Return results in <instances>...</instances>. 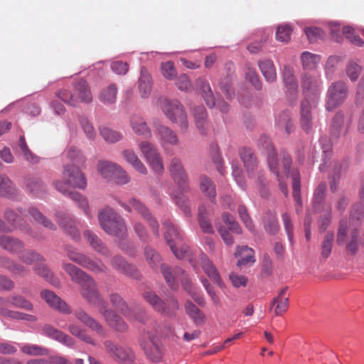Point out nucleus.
<instances>
[{
  "label": "nucleus",
  "instance_id": "1",
  "mask_svg": "<svg viewBox=\"0 0 364 364\" xmlns=\"http://www.w3.org/2000/svg\"><path fill=\"white\" fill-rule=\"evenodd\" d=\"M63 269L71 280L80 286V294L90 305L99 309V313L107 323L117 331L127 330V325L114 311L109 309L107 303L101 295L95 279L86 272L70 263H63Z\"/></svg>",
  "mask_w": 364,
  "mask_h": 364
},
{
  "label": "nucleus",
  "instance_id": "2",
  "mask_svg": "<svg viewBox=\"0 0 364 364\" xmlns=\"http://www.w3.org/2000/svg\"><path fill=\"white\" fill-rule=\"evenodd\" d=\"M258 145L266 150L269 169L277 176L279 188L286 196L288 195V188L285 178L289 176L292 178L293 198L295 202L301 206L300 174L297 169H291V159L289 156L284 155L281 163H279L277 153L267 136H260Z\"/></svg>",
  "mask_w": 364,
  "mask_h": 364
},
{
  "label": "nucleus",
  "instance_id": "3",
  "mask_svg": "<svg viewBox=\"0 0 364 364\" xmlns=\"http://www.w3.org/2000/svg\"><path fill=\"white\" fill-rule=\"evenodd\" d=\"M63 181H57L54 185L55 188L65 196H68L75 201L77 205L82 208L85 215H90L88 203L80 193L75 191H70L69 187L85 189L87 186V180L84 173L79 167L72 164L64 166L63 171Z\"/></svg>",
  "mask_w": 364,
  "mask_h": 364
},
{
  "label": "nucleus",
  "instance_id": "4",
  "mask_svg": "<svg viewBox=\"0 0 364 364\" xmlns=\"http://www.w3.org/2000/svg\"><path fill=\"white\" fill-rule=\"evenodd\" d=\"M240 158L243 161L245 168L250 178L256 176L257 188L261 197L267 198L269 196L268 181L264 178V171H257V161L252 149L242 148L240 151Z\"/></svg>",
  "mask_w": 364,
  "mask_h": 364
},
{
  "label": "nucleus",
  "instance_id": "5",
  "mask_svg": "<svg viewBox=\"0 0 364 364\" xmlns=\"http://www.w3.org/2000/svg\"><path fill=\"white\" fill-rule=\"evenodd\" d=\"M161 272L170 288L175 289L178 287V282L181 281L183 288L189 292L191 297L200 306H204L205 302L202 296L192 289L191 284L189 282L187 275L180 267L173 269L164 264L161 265Z\"/></svg>",
  "mask_w": 364,
  "mask_h": 364
},
{
  "label": "nucleus",
  "instance_id": "6",
  "mask_svg": "<svg viewBox=\"0 0 364 364\" xmlns=\"http://www.w3.org/2000/svg\"><path fill=\"white\" fill-rule=\"evenodd\" d=\"M98 220L106 233L119 237H123L126 235L127 228L124 220L112 208H103L98 214Z\"/></svg>",
  "mask_w": 364,
  "mask_h": 364
},
{
  "label": "nucleus",
  "instance_id": "7",
  "mask_svg": "<svg viewBox=\"0 0 364 364\" xmlns=\"http://www.w3.org/2000/svg\"><path fill=\"white\" fill-rule=\"evenodd\" d=\"M56 95L62 101L71 106H76L79 102L90 103L92 100L90 89L87 82L84 80H80L75 83L73 92L62 90L57 92Z\"/></svg>",
  "mask_w": 364,
  "mask_h": 364
},
{
  "label": "nucleus",
  "instance_id": "8",
  "mask_svg": "<svg viewBox=\"0 0 364 364\" xmlns=\"http://www.w3.org/2000/svg\"><path fill=\"white\" fill-rule=\"evenodd\" d=\"M19 259L26 264H35L33 269L37 274L43 277L48 282L55 287L60 284L59 279L54 277L50 269L43 263L38 264L44 261V258L33 250H26L21 252L18 256Z\"/></svg>",
  "mask_w": 364,
  "mask_h": 364
},
{
  "label": "nucleus",
  "instance_id": "9",
  "mask_svg": "<svg viewBox=\"0 0 364 364\" xmlns=\"http://www.w3.org/2000/svg\"><path fill=\"white\" fill-rule=\"evenodd\" d=\"M164 225L166 229L165 239L174 255L178 259L188 258L190 256L189 247L187 245L179 244L182 240V235L178 228L170 220L165 221Z\"/></svg>",
  "mask_w": 364,
  "mask_h": 364
},
{
  "label": "nucleus",
  "instance_id": "10",
  "mask_svg": "<svg viewBox=\"0 0 364 364\" xmlns=\"http://www.w3.org/2000/svg\"><path fill=\"white\" fill-rule=\"evenodd\" d=\"M143 298L155 311L169 317L174 316L179 309L178 302L173 296L168 297L166 301H163L154 292L145 291L143 294Z\"/></svg>",
  "mask_w": 364,
  "mask_h": 364
},
{
  "label": "nucleus",
  "instance_id": "11",
  "mask_svg": "<svg viewBox=\"0 0 364 364\" xmlns=\"http://www.w3.org/2000/svg\"><path fill=\"white\" fill-rule=\"evenodd\" d=\"M163 113L172 123L176 124L182 131L187 130L188 120L183 105L176 100L164 102L161 107Z\"/></svg>",
  "mask_w": 364,
  "mask_h": 364
},
{
  "label": "nucleus",
  "instance_id": "12",
  "mask_svg": "<svg viewBox=\"0 0 364 364\" xmlns=\"http://www.w3.org/2000/svg\"><path fill=\"white\" fill-rule=\"evenodd\" d=\"M301 86L304 96L303 100L312 102L313 106L317 104L322 88L321 75L304 73L301 76Z\"/></svg>",
  "mask_w": 364,
  "mask_h": 364
},
{
  "label": "nucleus",
  "instance_id": "13",
  "mask_svg": "<svg viewBox=\"0 0 364 364\" xmlns=\"http://www.w3.org/2000/svg\"><path fill=\"white\" fill-rule=\"evenodd\" d=\"M348 95V87L343 81L332 83L328 90L326 108L328 111L336 109L343 103Z\"/></svg>",
  "mask_w": 364,
  "mask_h": 364
},
{
  "label": "nucleus",
  "instance_id": "14",
  "mask_svg": "<svg viewBox=\"0 0 364 364\" xmlns=\"http://www.w3.org/2000/svg\"><path fill=\"white\" fill-rule=\"evenodd\" d=\"M65 250L67 256L70 260L94 273L105 272L107 269V267L104 264L92 260L87 256L78 252L73 247L68 246Z\"/></svg>",
  "mask_w": 364,
  "mask_h": 364
},
{
  "label": "nucleus",
  "instance_id": "15",
  "mask_svg": "<svg viewBox=\"0 0 364 364\" xmlns=\"http://www.w3.org/2000/svg\"><path fill=\"white\" fill-rule=\"evenodd\" d=\"M104 345L108 354L119 364H136L135 355L131 348L117 346L111 341H105Z\"/></svg>",
  "mask_w": 364,
  "mask_h": 364
},
{
  "label": "nucleus",
  "instance_id": "16",
  "mask_svg": "<svg viewBox=\"0 0 364 364\" xmlns=\"http://www.w3.org/2000/svg\"><path fill=\"white\" fill-rule=\"evenodd\" d=\"M196 85L201 90L203 97L208 106L210 107H216L222 112L228 111L229 105L227 102L222 100L215 101L210 84L207 80L199 78L196 80Z\"/></svg>",
  "mask_w": 364,
  "mask_h": 364
},
{
  "label": "nucleus",
  "instance_id": "17",
  "mask_svg": "<svg viewBox=\"0 0 364 364\" xmlns=\"http://www.w3.org/2000/svg\"><path fill=\"white\" fill-rule=\"evenodd\" d=\"M122 206L129 212H131L132 209L139 213L144 219H146L150 226L152 228L154 232L156 235H159V225L158 223L151 218L147 208L139 200L136 199H132L129 200V203L125 204L121 203Z\"/></svg>",
  "mask_w": 364,
  "mask_h": 364
},
{
  "label": "nucleus",
  "instance_id": "18",
  "mask_svg": "<svg viewBox=\"0 0 364 364\" xmlns=\"http://www.w3.org/2000/svg\"><path fill=\"white\" fill-rule=\"evenodd\" d=\"M154 125L156 130V134L162 146L178 145L179 139L174 131L159 122H154Z\"/></svg>",
  "mask_w": 364,
  "mask_h": 364
},
{
  "label": "nucleus",
  "instance_id": "19",
  "mask_svg": "<svg viewBox=\"0 0 364 364\" xmlns=\"http://www.w3.org/2000/svg\"><path fill=\"white\" fill-rule=\"evenodd\" d=\"M41 296L51 308L63 314H71L70 307L53 291L47 289L43 290L41 292Z\"/></svg>",
  "mask_w": 364,
  "mask_h": 364
},
{
  "label": "nucleus",
  "instance_id": "20",
  "mask_svg": "<svg viewBox=\"0 0 364 364\" xmlns=\"http://www.w3.org/2000/svg\"><path fill=\"white\" fill-rule=\"evenodd\" d=\"M169 171L173 180L183 190L188 188V176L185 172L181 161L178 158H173L170 162Z\"/></svg>",
  "mask_w": 364,
  "mask_h": 364
},
{
  "label": "nucleus",
  "instance_id": "21",
  "mask_svg": "<svg viewBox=\"0 0 364 364\" xmlns=\"http://www.w3.org/2000/svg\"><path fill=\"white\" fill-rule=\"evenodd\" d=\"M5 220L9 223V227L12 229V231L14 230H20L24 233L30 234L31 233V228L26 224L23 219L21 218L14 210L10 208H7L4 211V214Z\"/></svg>",
  "mask_w": 364,
  "mask_h": 364
},
{
  "label": "nucleus",
  "instance_id": "22",
  "mask_svg": "<svg viewBox=\"0 0 364 364\" xmlns=\"http://www.w3.org/2000/svg\"><path fill=\"white\" fill-rule=\"evenodd\" d=\"M316 104L313 106V102L308 100H302L300 111V124L302 129L309 132L313 127L312 109L316 108Z\"/></svg>",
  "mask_w": 364,
  "mask_h": 364
},
{
  "label": "nucleus",
  "instance_id": "23",
  "mask_svg": "<svg viewBox=\"0 0 364 364\" xmlns=\"http://www.w3.org/2000/svg\"><path fill=\"white\" fill-rule=\"evenodd\" d=\"M283 81L287 90L289 97L294 100L298 95V82L294 75V69L289 66H284L283 70Z\"/></svg>",
  "mask_w": 364,
  "mask_h": 364
},
{
  "label": "nucleus",
  "instance_id": "24",
  "mask_svg": "<svg viewBox=\"0 0 364 364\" xmlns=\"http://www.w3.org/2000/svg\"><path fill=\"white\" fill-rule=\"evenodd\" d=\"M75 317L81 323L85 324L92 331H95L100 336L105 335L104 327L93 317L82 309L76 310L74 313Z\"/></svg>",
  "mask_w": 364,
  "mask_h": 364
},
{
  "label": "nucleus",
  "instance_id": "25",
  "mask_svg": "<svg viewBox=\"0 0 364 364\" xmlns=\"http://www.w3.org/2000/svg\"><path fill=\"white\" fill-rule=\"evenodd\" d=\"M143 348L146 355L153 362L161 360L162 358L161 343L156 336L149 334V340L143 345Z\"/></svg>",
  "mask_w": 364,
  "mask_h": 364
},
{
  "label": "nucleus",
  "instance_id": "26",
  "mask_svg": "<svg viewBox=\"0 0 364 364\" xmlns=\"http://www.w3.org/2000/svg\"><path fill=\"white\" fill-rule=\"evenodd\" d=\"M56 216L59 225L64 229L65 232L73 240H78L80 238V234L75 227V222L68 215L63 213H58Z\"/></svg>",
  "mask_w": 364,
  "mask_h": 364
},
{
  "label": "nucleus",
  "instance_id": "27",
  "mask_svg": "<svg viewBox=\"0 0 364 364\" xmlns=\"http://www.w3.org/2000/svg\"><path fill=\"white\" fill-rule=\"evenodd\" d=\"M130 124L133 132L144 139H151V130L145 119L141 116L134 115L131 118Z\"/></svg>",
  "mask_w": 364,
  "mask_h": 364
},
{
  "label": "nucleus",
  "instance_id": "28",
  "mask_svg": "<svg viewBox=\"0 0 364 364\" xmlns=\"http://www.w3.org/2000/svg\"><path fill=\"white\" fill-rule=\"evenodd\" d=\"M0 247L10 253H17L24 247V243L18 238L0 235Z\"/></svg>",
  "mask_w": 364,
  "mask_h": 364
},
{
  "label": "nucleus",
  "instance_id": "29",
  "mask_svg": "<svg viewBox=\"0 0 364 364\" xmlns=\"http://www.w3.org/2000/svg\"><path fill=\"white\" fill-rule=\"evenodd\" d=\"M287 287L279 291L278 295L272 300L271 307L275 306V316H282L289 309V297L287 296Z\"/></svg>",
  "mask_w": 364,
  "mask_h": 364
},
{
  "label": "nucleus",
  "instance_id": "30",
  "mask_svg": "<svg viewBox=\"0 0 364 364\" xmlns=\"http://www.w3.org/2000/svg\"><path fill=\"white\" fill-rule=\"evenodd\" d=\"M43 332L48 336L63 343L67 346L71 347L75 344V341L72 337L62 331H58L50 325H46L43 327Z\"/></svg>",
  "mask_w": 364,
  "mask_h": 364
},
{
  "label": "nucleus",
  "instance_id": "31",
  "mask_svg": "<svg viewBox=\"0 0 364 364\" xmlns=\"http://www.w3.org/2000/svg\"><path fill=\"white\" fill-rule=\"evenodd\" d=\"M17 195V189L13 181L5 174H0V196L13 198Z\"/></svg>",
  "mask_w": 364,
  "mask_h": 364
},
{
  "label": "nucleus",
  "instance_id": "32",
  "mask_svg": "<svg viewBox=\"0 0 364 364\" xmlns=\"http://www.w3.org/2000/svg\"><path fill=\"white\" fill-rule=\"evenodd\" d=\"M259 68L267 82H273L277 80V72L272 60L263 59L258 61Z\"/></svg>",
  "mask_w": 364,
  "mask_h": 364
},
{
  "label": "nucleus",
  "instance_id": "33",
  "mask_svg": "<svg viewBox=\"0 0 364 364\" xmlns=\"http://www.w3.org/2000/svg\"><path fill=\"white\" fill-rule=\"evenodd\" d=\"M235 257H241L237 262V265L241 268L249 264H253L255 262L254 257V250L247 246H238L235 253Z\"/></svg>",
  "mask_w": 364,
  "mask_h": 364
},
{
  "label": "nucleus",
  "instance_id": "34",
  "mask_svg": "<svg viewBox=\"0 0 364 364\" xmlns=\"http://www.w3.org/2000/svg\"><path fill=\"white\" fill-rule=\"evenodd\" d=\"M112 264L113 267L129 277L134 278L139 277V273L136 269L132 264L126 262L121 257H114L112 259Z\"/></svg>",
  "mask_w": 364,
  "mask_h": 364
},
{
  "label": "nucleus",
  "instance_id": "35",
  "mask_svg": "<svg viewBox=\"0 0 364 364\" xmlns=\"http://www.w3.org/2000/svg\"><path fill=\"white\" fill-rule=\"evenodd\" d=\"M122 154L124 159L130 164L136 171L141 174L147 173L146 168L133 150L125 149Z\"/></svg>",
  "mask_w": 364,
  "mask_h": 364
},
{
  "label": "nucleus",
  "instance_id": "36",
  "mask_svg": "<svg viewBox=\"0 0 364 364\" xmlns=\"http://www.w3.org/2000/svg\"><path fill=\"white\" fill-rule=\"evenodd\" d=\"M84 237L95 251L105 256L109 255V250L95 234L90 230H86L84 232Z\"/></svg>",
  "mask_w": 364,
  "mask_h": 364
},
{
  "label": "nucleus",
  "instance_id": "37",
  "mask_svg": "<svg viewBox=\"0 0 364 364\" xmlns=\"http://www.w3.org/2000/svg\"><path fill=\"white\" fill-rule=\"evenodd\" d=\"M200 190L210 200H215L216 196V188L213 181L205 175L199 177Z\"/></svg>",
  "mask_w": 364,
  "mask_h": 364
},
{
  "label": "nucleus",
  "instance_id": "38",
  "mask_svg": "<svg viewBox=\"0 0 364 364\" xmlns=\"http://www.w3.org/2000/svg\"><path fill=\"white\" fill-rule=\"evenodd\" d=\"M139 89L142 97L148 96L151 90V77L146 68L142 67L140 70V77L138 81Z\"/></svg>",
  "mask_w": 364,
  "mask_h": 364
},
{
  "label": "nucleus",
  "instance_id": "39",
  "mask_svg": "<svg viewBox=\"0 0 364 364\" xmlns=\"http://www.w3.org/2000/svg\"><path fill=\"white\" fill-rule=\"evenodd\" d=\"M300 58L304 70H314L321 61L320 55L308 51L303 52Z\"/></svg>",
  "mask_w": 364,
  "mask_h": 364
},
{
  "label": "nucleus",
  "instance_id": "40",
  "mask_svg": "<svg viewBox=\"0 0 364 364\" xmlns=\"http://www.w3.org/2000/svg\"><path fill=\"white\" fill-rule=\"evenodd\" d=\"M119 167V166L117 164L107 161H100L97 164V170L100 175L110 181Z\"/></svg>",
  "mask_w": 364,
  "mask_h": 364
},
{
  "label": "nucleus",
  "instance_id": "41",
  "mask_svg": "<svg viewBox=\"0 0 364 364\" xmlns=\"http://www.w3.org/2000/svg\"><path fill=\"white\" fill-rule=\"evenodd\" d=\"M68 331L73 336L77 337L80 340L92 346L96 345L95 340L87 334V330L80 326L75 323H71L68 326Z\"/></svg>",
  "mask_w": 364,
  "mask_h": 364
},
{
  "label": "nucleus",
  "instance_id": "42",
  "mask_svg": "<svg viewBox=\"0 0 364 364\" xmlns=\"http://www.w3.org/2000/svg\"><path fill=\"white\" fill-rule=\"evenodd\" d=\"M26 186L32 194L40 196L46 191V186L43 181L36 177H28L26 179Z\"/></svg>",
  "mask_w": 364,
  "mask_h": 364
},
{
  "label": "nucleus",
  "instance_id": "43",
  "mask_svg": "<svg viewBox=\"0 0 364 364\" xmlns=\"http://www.w3.org/2000/svg\"><path fill=\"white\" fill-rule=\"evenodd\" d=\"M28 215L38 223L43 225L48 230H54L55 225L46 216H44L37 208L31 207L28 208Z\"/></svg>",
  "mask_w": 364,
  "mask_h": 364
},
{
  "label": "nucleus",
  "instance_id": "44",
  "mask_svg": "<svg viewBox=\"0 0 364 364\" xmlns=\"http://www.w3.org/2000/svg\"><path fill=\"white\" fill-rule=\"evenodd\" d=\"M117 95V85L111 84L102 90L99 98L105 104H112L116 101Z\"/></svg>",
  "mask_w": 364,
  "mask_h": 364
},
{
  "label": "nucleus",
  "instance_id": "45",
  "mask_svg": "<svg viewBox=\"0 0 364 364\" xmlns=\"http://www.w3.org/2000/svg\"><path fill=\"white\" fill-rule=\"evenodd\" d=\"M334 242V234L333 232H328L325 234L321 243V255L323 259H327L331 254Z\"/></svg>",
  "mask_w": 364,
  "mask_h": 364
},
{
  "label": "nucleus",
  "instance_id": "46",
  "mask_svg": "<svg viewBox=\"0 0 364 364\" xmlns=\"http://www.w3.org/2000/svg\"><path fill=\"white\" fill-rule=\"evenodd\" d=\"M0 314L3 316L17 320H23L29 322H34L37 321V318L34 315L28 314L17 311H11L3 308L0 309Z\"/></svg>",
  "mask_w": 364,
  "mask_h": 364
},
{
  "label": "nucleus",
  "instance_id": "47",
  "mask_svg": "<svg viewBox=\"0 0 364 364\" xmlns=\"http://www.w3.org/2000/svg\"><path fill=\"white\" fill-rule=\"evenodd\" d=\"M344 115L338 112L334 116L331 127V134L333 139H337L341 134L343 127Z\"/></svg>",
  "mask_w": 364,
  "mask_h": 364
},
{
  "label": "nucleus",
  "instance_id": "48",
  "mask_svg": "<svg viewBox=\"0 0 364 364\" xmlns=\"http://www.w3.org/2000/svg\"><path fill=\"white\" fill-rule=\"evenodd\" d=\"M276 124L279 129H284L286 133L289 134L294 129L291 115L289 112H283L277 119Z\"/></svg>",
  "mask_w": 364,
  "mask_h": 364
},
{
  "label": "nucleus",
  "instance_id": "49",
  "mask_svg": "<svg viewBox=\"0 0 364 364\" xmlns=\"http://www.w3.org/2000/svg\"><path fill=\"white\" fill-rule=\"evenodd\" d=\"M109 301L112 305L117 310L119 311L127 318H131V316L127 314L129 309L128 308L123 298L119 294L116 293L111 294L109 295Z\"/></svg>",
  "mask_w": 364,
  "mask_h": 364
},
{
  "label": "nucleus",
  "instance_id": "50",
  "mask_svg": "<svg viewBox=\"0 0 364 364\" xmlns=\"http://www.w3.org/2000/svg\"><path fill=\"white\" fill-rule=\"evenodd\" d=\"M100 133L104 140L107 143H116L120 141L123 137V135L119 132L107 127L100 128Z\"/></svg>",
  "mask_w": 364,
  "mask_h": 364
},
{
  "label": "nucleus",
  "instance_id": "51",
  "mask_svg": "<svg viewBox=\"0 0 364 364\" xmlns=\"http://www.w3.org/2000/svg\"><path fill=\"white\" fill-rule=\"evenodd\" d=\"M264 229L270 235H275L279 230V225L274 213H268L264 219Z\"/></svg>",
  "mask_w": 364,
  "mask_h": 364
},
{
  "label": "nucleus",
  "instance_id": "52",
  "mask_svg": "<svg viewBox=\"0 0 364 364\" xmlns=\"http://www.w3.org/2000/svg\"><path fill=\"white\" fill-rule=\"evenodd\" d=\"M293 28L289 24H281L278 26L276 32V39L278 41L287 43L291 39Z\"/></svg>",
  "mask_w": 364,
  "mask_h": 364
},
{
  "label": "nucleus",
  "instance_id": "53",
  "mask_svg": "<svg viewBox=\"0 0 364 364\" xmlns=\"http://www.w3.org/2000/svg\"><path fill=\"white\" fill-rule=\"evenodd\" d=\"M198 223L202 230L205 233H213V228L207 218V213L204 207H200L198 209Z\"/></svg>",
  "mask_w": 364,
  "mask_h": 364
},
{
  "label": "nucleus",
  "instance_id": "54",
  "mask_svg": "<svg viewBox=\"0 0 364 364\" xmlns=\"http://www.w3.org/2000/svg\"><path fill=\"white\" fill-rule=\"evenodd\" d=\"M11 304L16 308L23 309L27 311H33V304L21 295H13L9 297Z\"/></svg>",
  "mask_w": 364,
  "mask_h": 364
},
{
  "label": "nucleus",
  "instance_id": "55",
  "mask_svg": "<svg viewBox=\"0 0 364 364\" xmlns=\"http://www.w3.org/2000/svg\"><path fill=\"white\" fill-rule=\"evenodd\" d=\"M341 31L342 32L343 35L345 36V37L348 40L350 38L349 36H352L354 34V31L353 28L350 26H343L341 29L340 26L335 25L331 28V36L332 38L339 42L341 39V36L340 35Z\"/></svg>",
  "mask_w": 364,
  "mask_h": 364
},
{
  "label": "nucleus",
  "instance_id": "56",
  "mask_svg": "<svg viewBox=\"0 0 364 364\" xmlns=\"http://www.w3.org/2000/svg\"><path fill=\"white\" fill-rule=\"evenodd\" d=\"M162 75L168 80H173L177 77V71L173 62L168 60L161 64Z\"/></svg>",
  "mask_w": 364,
  "mask_h": 364
},
{
  "label": "nucleus",
  "instance_id": "57",
  "mask_svg": "<svg viewBox=\"0 0 364 364\" xmlns=\"http://www.w3.org/2000/svg\"><path fill=\"white\" fill-rule=\"evenodd\" d=\"M326 191V183L321 182L318 184L314 193L313 205L315 210H317L319 205L323 203Z\"/></svg>",
  "mask_w": 364,
  "mask_h": 364
},
{
  "label": "nucleus",
  "instance_id": "58",
  "mask_svg": "<svg viewBox=\"0 0 364 364\" xmlns=\"http://www.w3.org/2000/svg\"><path fill=\"white\" fill-rule=\"evenodd\" d=\"M146 161L155 173L161 175L164 173L163 160L159 153L146 159Z\"/></svg>",
  "mask_w": 364,
  "mask_h": 364
},
{
  "label": "nucleus",
  "instance_id": "59",
  "mask_svg": "<svg viewBox=\"0 0 364 364\" xmlns=\"http://www.w3.org/2000/svg\"><path fill=\"white\" fill-rule=\"evenodd\" d=\"M68 157L78 165L83 166L86 161V157L82 154L80 149L76 147H70L67 151Z\"/></svg>",
  "mask_w": 364,
  "mask_h": 364
},
{
  "label": "nucleus",
  "instance_id": "60",
  "mask_svg": "<svg viewBox=\"0 0 364 364\" xmlns=\"http://www.w3.org/2000/svg\"><path fill=\"white\" fill-rule=\"evenodd\" d=\"M193 116L198 129H203L207 117L205 107L203 106L196 107L193 110Z\"/></svg>",
  "mask_w": 364,
  "mask_h": 364
},
{
  "label": "nucleus",
  "instance_id": "61",
  "mask_svg": "<svg viewBox=\"0 0 364 364\" xmlns=\"http://www.w3.org/2000/svg\"><path fill=\"white\" fill-rule=\"evenodd\" d=\"M145 256L150 267L153 269L158 267L161 262V256L149 247L145 248Z\"/></svg>",
  "mask_w": 364,
  "mask_h": 364
},
{
  "label": "nucleus",
  "instance_id": "62",
  "mask_svg": "<svg viewBox=\"0 0 364 364\" xmlns=\"http://www.w3.org/2000/svg\"><path fill=\"white\" fill-rule=\"evenodd\" d=\"M224 223L228 225V229L236 234H241L242 229L236 222L234 217L229 213H223L222 215Z\"/></svg>",
  "mask_w": 364,
  "mask_h": 364
},
{
  "label": "nucleus",
  "instance_id": "63",
  "mask_svg": "<svg viewBox=\"0 0 364 364\" xmlns=\"http://www.w3.org/2000/svg\"><path fill=\"white\" fill-rule=\"evenodd\" d=\"M21 350L27 355H45L47 350L37 345L25 344L21 346Z\"/></svg>",
  "mask_w": 364,
  "mask_h": 364
},
{
  "label": "nucleus",
  "instance_id": "64",
  "mask_svg": "<svg viewBox=\"0 0 364 364\" xmlns=\"http://www.w3.org/2000/svg\"><path fill=\"white\" fill-rule=\"evenodd\" d=\"M361 70V67L353 60L350 61L346 67L347 75L352 81H355L358 78Z\"/></svg>",
  "mask_w": 364,
  "mask_h": 364
}]
</instances>
